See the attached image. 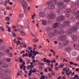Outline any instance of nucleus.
Masks as SVG:
<instances>
[{
	"mask_svg": "<svg viewBox=\"0 0 79 79\" xmlns=\"http://www.w3.org/2000/svg\"><path fill=\"white\" fill-rule=\"evenodd\" d=\"M77 29H78V27L76 26L71 27L70 29H69L67 30V33L68 35L71 34L72 32H76Z\"/></svg>",
	"mask_w": 79,
	"mask_h": 79,
	"instance_id": "obj_1",
	"label": "nucleus"
},
{
	"mask_svg": "<svg viewBox=\"0 0 79 79\" xmlns=\"http://www.w3.org/2000/svg\"><path fill=\"white\" fill-rule=\"evenodd\" d=\"M21 3L22 5V6L23 8L24 12L25 13L26 12V9L27 7H28V6L27 5V4L26 3L25 1L23 0L21 2Z\"/></svg>",
	"mask_w": 79,
	"mask_h": 79,
	"instance_id": "obj_2",
	"label": "nucleus"
},
{
	"mask_svg": "<svg viewBox=\"0 0 79 79\" xmlns=\"http://www.w3.org/2000/svg\"><path fill=\"white\" fill-rule=\"evenodd\" d=\"M69 21H67L64 22V23L63 24L61 25V26L62 27H68V26L69 25Z\"/></svg>",
	"mask_w": 79,
	"mask_h": 79,
	"instance_id": "obj_3",
	"label": "nucleus"
},
{
	"mask_svg": "<svg viewBox=\"0 0 79 79\" xmlns=\"http://www.w3.org/2000/svg\"><path fill=\"white\" fill-rule=\"evenodd\" d=\"M64 4L63 2H60L57 5L58 8H61V9H63L64 8Z\"/></svg>",
	"mask_w": 79,
	"mask_h": 79,
	"instance_id": "obj_4",
	"label": "nucleus"
},
{
	"mask_svg": "<svg viewBox=\"0 0 79 79\" xmlns=\"http://www.w3.org/2000/svg\"><path fill=\"white\" fill-rule=\"evenodd\" d=\"M64 16H61L57 18L56 21L57 22H59V21H60L61 20H64Z\"/></svg>",
	"mask_w": 79,
	"mask_h": 79,
	"instance_id": "obj_5",
	"label": "nucleus"
},
{
	"mask_svg": "<svg viewBox=\"0 0 79 79\" xmlns=\"http://www.w3.org/2000/svg\"><path fill=\"white\" fill-rule=\"evenodd\" d=\"M8 76V75L5 73H0V78L1 79H5Z\"/></svg>",
	"mask_w": 79,
	"mask_h": 79,
	"instance_id": "obj_6",
	"label": "nucleus"
},
{
	"mask_svg": "<svg viewBox=\"0 0 79 79\" xmlns=\"http://www.w3.org/2000/svg\"><path fill=\"white\" fill-rule=\"evenodd\" d=\"M47 8L48 9L53 10V9H55V6L51 4L48 6Z\"/></svg>",
	"mask_w": 79,
	"mask_h": 79,
	"instance_id": "obj_7",
	"label": "nucleus"
},
{
	"mask_svg": "<svg viewBox=\"0 0 79 79\" xmlns=\"http://www.w3.org/2000/svg\"><path fill=\"white\" fill-rule=\"evenodd\" d=\"M48 36L49 37H53L55 36V32H50L49 33Z\"/></svg>",
	"mask_w": 79,
	"mask_h": 79,
	"instance_id": "obj_8",
	"label": "nucleus"
},
{
	"mask_svg": "<svg viewBox=\"0 0 79 79\" xmlns=\"http://www.w3.org/2000/svg\"><path fill=\"white\" fill-rule=\"evenodd\" d=\"M69 68H68V69L66 70L65 71L66 74L67 76H69L70 75V74L72 73V72L71 71H69L68 73V72L69 71Z\"/></svg>",
	"mask_w": 79,
	"mask_h": 79,
	"instance_id": "obj_9",
	"label": "nucleus"
},
{
	"mask_svg": "<svg viewBox=\"0 0 79 79\" xmlns=\"http://www.w3.org/2000/svg\"><path fill=\"white\" fill-rule=\"evenodd\" d=\"M72 37L73 41H76V40H77L78 39L77 36L76 35H72Z\"/></svg>",
	"mask_w": 79,
	"mask_h": 79,
	"instance_id": "obj_10",
	"label": "nucleus"
},
{
	"mask_svg": "<svg viewBox=\"0 0 79 79\" xmlns=\"http://www.w3.org/2000/svg\"><path fill=\"white\" fill-rule=\"evenodd\" d=\"M48 17L49 19H54V18H55V15L51 14L50 15H48Z\"/></svg>",
	"mask_w": 79,
	"mask_h": 79,
	"instance_id": "obj_11",
	"label": "nucleus"
},
{
	"mask_svg": "<svg viewBox=\"0 0 79 79\" xmlns=\"http://www.w3.org/2000/svg\"><path fill=\"white\" fill-rule=\"evenodd\" d=\"M39 15L41 17H44V16H45V14L43 12H40Z\"/></svg>",
	"mask_w": 79,
	"mask_h": 79,
	"instance_id": "obj_12",
	"label": "nucleus"
},
{
	"mask_svg": "<svg viewBox=\"0 0 79 79\" xmlns=\"http://www.w3.org/2000/svg\"><path fill=\"white\" fill-rule=\"evenodd\" d=\"M60 24L58 23H55L53 25V28H56L57 27L59 26Z\"/></svg>",
	"mask_w": 79,
	"mask_h": 79,
	"instance_id": "obj_13",
	"label": "nucleus"
},
{
	"mask_svg": "<svg viewBox=\"0 0 79 79\" xmlns=\"http://www.w3.org/2000/svg\"><path fill=\"white\" fill-rule=\"evenodd\" d=\"M5 73H11V70L10 69H7L5 70Z\"/></svg>",
	"mask_w": 79,
	"mask_h": 79,
	"instance_id": "obj_14",
	"label": "nucleus"
},
{
	"mask_svg": "<svg viewBox=\"0 0 79 79\" xmlns=\"http://www.w3.org/2000/svg\"><path fill=\"white\" fill-rule=\"evenodd\" d=\"M63 44L64 45H67L69 44V41L67 40H65Z\"/></svg>",
	"mask_w": 79,
	"mask_h": 79,
	"instance_id": "obj_15",
	"label": "nucleus"
},
{
	"mask_svg": "<svg viewBox=\"0 0 79 79\" xmlns=\"http://www.w3.org/2000/svg\"><path fill=\"white\" fill-rule=\"evenodd\" d=\"M66 35H61V36H60V39L62 41L65 38H66Z\"/></svg>",
	"mask_w": 79,
	"mask_h": 79,
	"instance_id": "obj_16",
	"label": "nucleus"
},
{
	"mask_svg": "<svg viewBox=\"0 0 79 79\" xmlns=\"http://www.w3.org/2000/svg\"><path fill=\"white\" fill-rule=\"evenodd\" d=\"M33 55L34 56H35L36 55L39 54V52L38 51H35V50H34L33 51Z\"/></svg>",
	"mask_w": 79,
	"mask_h": 79,
	"instance_id": "obj_17",
	"label": "nucleus"
},
{
	"mask_svg": "<svg viewBox=\"0 0 79 79\" xmlns=\"http://www.w3.org/2000/svg\"><path fill=\"white\" fill-rule=\"evenodd\" d=\"M73 47H75V48H76V49H77V50H79V44H77V45H76L75 44H74V45H73Z\"/></svg>",
	"mask_w": 79,
	"mask_h": 79,
	"instance_id": "obj_18",
	"label": "nucleus"
},
{
	"mask_svg": "<svg viewBox=\"0 0 79 79\" xmlns=\"http://www.w3.org/2000/svg\"><path fill=\"white\" fill-rule=\"evenodd\" d=\"M42 23L43 25H46L47 24V21L45 20H43L42 21Z\"/></svg>",
	"mask_w": 79,
	"mask_h": 79,
	"instance_id": "obj_19",
	"label": "nucleus"
},
{
	"mask_svg": "<svg viewBox=\"0 0 79 79\" xmlns=\"http://www.w3.org/2000/svg\"><path fill=\"white\" fill-rule=\"evenodd\" d=\"M61 11V10H60V9H57L56 11V12L57 13H60Z\"/></svg>",
	"mask_w": 79,
	"mask_h": 79,
	"instance_id": "obj_20",
	"label": "nucleus"
},
{
	"mask_svg": "<svg viewBox=\"0 0 79 79\" xmlns=\"http://www.w3.org/2000/svg\"><path fill=\"white\" fill-rule=\"evenodd\" d=\"M64 32V31L63 30H60L59 31V33L60 34H63Z\"/></svg>",
	"mask_w": 79,
	"mask_h": 79,
	"instance_id": "obj_21",
	"label": "nucleus"
},
{
	"mask_svg": "<svg viewBox=\"0 0 79 79\" xmlns=\"http://www.w3.org/2000/svg\"><path fill=\"white\" fill-rule=\"evenodd\" d=\"M67 50L68 52H69L70 50H71V48L70 47H68L67 48Z\"/></svg>",
	"mask_w": 79,
	"mask_h": 79,
	"instance_id": "obj_22",
	"label": "nucleus"
},
{
	"mask_svg": "<svg viewBox=\"0 0 79 79\" xmlns=\"http://www.w3.org/2000/svg\"><path fill=\"white\" fill-rule=\"evenodd\" d=\"M8 66V65L7 64H5L3 65V67L4 68H6Z\"/></svg>",
	"mask_w": 79,
	"mask_h": 79,
	"instance_id": "obj_23",
	"label": "nucleus"
},
{
	"mask_svg": "<svg viewBox=\"0 0 79 79\" xmlns=\"http://www.w3.org/2000/svg\"><path fill=\"white\" fill-rule=\"evenodd\" d=\"M64 64H62L61 65H60L59 66L60 68H62L64 67Z\"/></svg>",
	"mask_w": 79,
	"mask_h": 79,
	"instance_id": "obj_24",
	"label": "nucleus"
},
{
	"mask_svg": "<svg viewBox=\"0 0 79 79\" xmlns=\"http://www.w3.org/2000/svg\"><path fill=\"white\" fill-rule=\"evenodd\" d=\"M79 16L78 15H77L75 17L73 18V19H76L77 18H79Z\"/></svg>",
	"mask_w": 79,
	"mask_h": 79,
	"instance_id": "obj_25",
	"label": "nucleus"
},
{
	"mask_svg": "<svg viewBox=\"0 0 79 79\" xmlns=\"http://www.w3.org/2000/svg\"><path fill=\"white\" fill-rule=\"evenodd\" d=\"M6 20L7 21H10V17H6Z\"/></svg>",
	"mask_w": 79,
	"mask_h": 79,
	"instance_id": "obj_26",
	"label": "nucleus"
},
{
	"mask_svg": "<svg viewBox=\"0 0 79 79\" xmlns=\"http://www.w3.org/2000/svg\"><path fill=\"white\" fill-rule=\"evenodd\" d=\"M6 51L5 52L6 53H9L10 52V49H6Z\"/></svg>",
	"mask_w": 79,
	"mask_h": 79,
	"instance_id": "obj_27",
	"label": "nucleus"
},
{
	"mask_svg": "<svg viewBox=\"0 0 79 79\" xmlns=\"http://www.w3.org/2000/svg\"><path fill=\"white\" fill-rule=\"evenodd\" d=\"M76 53L75 52H73L72 53V56H76Z\"/></svg>",
	"mask_w": 79,
	"mask_h": 79,
	"instance_id": "obj_28",
	"label": "nucleus"
},
{
	"mask_svg": "<svg viewBox=\"0 0 79 79\" xmlns=\"http://www.w3.org/2000/svg\"><path fill=\"white\" fill-rule=\"evenodd\" d=\"M6 61H7V62H10L11 61V59L10 58H8L6 59Z\"/></svg>",
	"mask_w": 79,
	"mask_h": 79,
	"instance_id": "obj_29",
	"label": "nucleus"
},
{
	"mask_svg": "<svg viewBox=\"0 0 79 79\" xmlns=\"http://www.w3.org/2000/svg\"><path fill=\"white\" fill-rule=\"evenodd\" d=\"M32 74V71L31 70H30L29 71V73H28V75L29 77L31 76V75Z\"/></svg>",
	"mask_w": 79,
	"mask_h": 79,
	"instance_id": "obj_30",
	"label": "nucleus"
},
{
	"mask_svg": "<svg viewBox=\"0 0 79 79\" xmlns=\"http://www.w3.org/2000/svg\"><path fill=\"white\" fill-rule=\"evenodd\" d=\"M0 29L2 30V31H4V28H3V27L2 26L0 27Z\"/></svg>",
	"mask_w": 79,
	"mask_h": 79,
	"instance_id": "obj_31",
	"label": "nucleus"
},
{
	"mask_svg": "<svg viewBox=\"0 0 79 79\" xmlns=\"http://www.w3.org/2000/svg\"><path fill=\"white\" fill-rule=\"evenodd\" d=\"M74 77L75 79H76L77 78H78V77H79V76H78V75H75L74 76Z\"/></svg>",
	"mask_w": 79,
	"mask_h": 79,
	"instance_id": "obj_32",
	"label": "nucleus"
},
{
	"mask_svg": "<svg viewBox=\"0 0 79 79\" xmlns=\"http://www.w3.org/2000/svg\"><path fill=\"white\" fill-rule=\"evenodd\" d=\"M5 9L3 7H0V11H4L5 10Z\"/></svg>",
	"mask_w": 79,
	"mask_h": 79,
	"instance_id": "obj_33",
	"label": "nucleus"
},
{
	"mask_svg": "<svg viewBox=\"0 0 79 79\" xmlns=\"http://www.w3.org/2000/svg\"><path fill=\"white\" fill-rule=\"evenodd\" d=\"M20 63H22L23 62V59H20L19 60Z\"/></svg>",
	"mask_w": 79,
	"mask_h": 79,
	"instance_id": "obj_34",
	"label": "nucleus"
},
{
	"mask_svg": "<svg viewBox=\"0 0 79 79\" xmlns=\"http://www.w3.org/2000/svg\"><path fill=\"white\" fill-rule=\"evenodd\" d=\"M18 73H19L20 75H21L23 73V71L22 70L19 71Z\"/></svg>",
	"mask_w": 79,
	"mask_h": 79,
	"instance_id": "obj_35",
	"label": "nucleus"
},
{
	"mask_svg": "<svg viewBox=\"0 0 79 79\" xmlns=\"http://www.w3.org/2000/svg\"><path fill=\"white\" fill-rule=\"evenodd\" d=\"M51 62L52 63H56V61L55 60H53L51 61Z\"/></svg>",
	"mask_w": 79,
	"mask_h": 79,
	"instance_id": "obj_36",
	"label": "nucleus"
},
{
	"mask_svg": "<svg viewBox=\"0 0 79 79\" xmlns=\"http://www.w3.org/2000/svg\"><path fill=\"white\" fill-rule=\"evenodd\" d=\"M32 62H33V63H35V62H36V63H37V62H38V60H35L33 59L32 60Z\"/></svg>",
	"mask_w": 79,
	"mask_h": 79,
	"instance_id": "obj_37",
	"label": "nucleus"
},
{
	"mask_svg": "<svg viewBox=\"0 0 79 79\" xmlns=\"http://www.w3.org/2000/svg\"><path fill=\"white\" fill-rule=\"evenodd\" d=\"M21 33L22 34V35H25V33H24V32L23 31H21Z\"/></svg>",
	"mask_w": 79,
	"mask_h": 79,
	"instance_id": "obj_38",
	"label": "nucleus"
},
{
	"mask_svg": "<svg viewBox=\"0 0 79 79\" xmlns=\"http://www.w3.org/2000/svg\"><path fill=\"white\" fill-rule=\"evenodd\" d=\"M45 62H46V63H50V60L48 59H47L45 60Z\"/></svg>",
	"mask_w": 79,
	"mask_h": 79,
	"instance_id": "obj_39",
	"label": "nucleus"
},
{
	"mask_svg": "<svg viewBox=\"0 0 79 79\" xmlns=\"http://www.w3.org/2000/svg\"><path fill=\"white\" fill-rule=\"evenodd\" d=\"M33 40L34 42H37L39 41V40H38V39H34Z\"/></svg>",
	"mask_w": 79,
	"mask_h": 79,
	"instance_id": "obj_40",
	"label": "nucleus"
},
{
	"mask_svg": "<svg viewBox=\"0 0 79 79\" xmlns=\"http://www.w3.org/2000/svg\"><path fill=\"white\" fill-rule=\"evenodd\" d=\"M36 70H37V69L34 68L33 69V70L31 71V72H32V73H35V72L36 71Z\"/></svg>",
	"mask_w": 79,
	"mask_h": 79,
	"instance_id": "obj_41",
	"label": "nucleus"
},
{
	"mask_svg": "<svg viewBox=\"0 0 79 79\" xmlns=\"http://www.w3.org/2000/svg\"><path fill=\"white\" fill-rule=\"evenodd\" d=\"M39 64L41 66H43L45 65V64L43 63H39Z\"/></svg>",
	"mask_w": 79,
	"mask_h": 79,
	"instance_id": "obj_42",
	"label": "nucleus"
},
{
	"mask_svg": "<svg viewBox=\"0 0 79 79\" xmlns=\"http://www.w3.org/2000/svg\"><path fill=\"white\" fill-rule=\"evenodd\" d=\"M51 3V1H48L46 2V4L47 5H50V4Z\"/></svg>",
	"mask_w": 79,
	"mask_h": 79,
	"instance_id": "obj_43",
	"label": "nucleus"
},
{
	"mask_svg": "<svg viewBox=\"0 0 79 79\" xmlns=\"http://www.w3.org/2000/svg\"><path fill=\"white\" fill-rule=\"evenodd\" d=\"M12 35L13 37H15L16 36V34L15 32H12Z\"/></svg>",
	"mask_w": 79,
	"mask_h": 79,
	"instance_id": "obj_44",
	"label": "nucleus"
},
{
	"mask_svg": "<svg viewBox=\"0 0 79 79\" xmlns=\"http://www.w3.org/2000/svg\"><path fill=\"white\" fill-rule=\"evenodd\" d=\"M17 38L18 40H23V39L21 37H17Z\"/></svg>",
	"mask_w": 79,
	"mask_h": 79,
	"instance_id": "obj_45",
	"label": "nucleus"
},
{
	"mask_svg": "<svg viewBox=\"0 0 79 79\" xmlns=\"http://www.w3.org/2000/svg\"><path fill=\"white\" fill-rule=\"evenodd\" d=\"M24 66V65H21V66H20V69H23V67Z\"/></svg>",
	"mask_w": 79,
	"mask_h": 79,
	"instance_id": "obj_46",
	"label": "nucleus"
},
{
	"mask_svg": "<svg viewBox=\"0 0 79 79\" xmlns=\"http://www.w3.org/2000/svg\"><path fill=\"white\" fill-rule=\"evenodd\" d=\"M28 49L29 50H31L32 49V48L31 47H29L28 48Z\"/></svg>",
	"mask_w": 79,
	"mask_h": 79,
	"instance_id": "obj_47",
	"label": "nucleus"
},
{
	"mask_svg": "<svg viewBox=\"0 0 79 79\" xmlns=\"http://www.w3.org/2000/svg\"><path fill=\"white\" fill-rule=\"evenodd\" d=\"M32 56V53H30L29 54H28V56L29 57H31V56Z\"/></svg>",
	"mask_w": 79,
	"mask_h": 79,
	"instance_id": "obj_48",
	"label": "nucleus"
},
{
	"mask_svg": "<svg viewBox=\"0 0 79 79\" xmlns=\"http://www.w3.org/2000/svg\"><path fill=\"white\" fill-rule=\"evenodd\" d=\"M10 29H11V27H9L8 29V32H11V30H10Z\"/></svg>",
	"mask_w": 79,
	"mask_h": 79,
	"instance_id": "obj_49",
	"label": "nucleus"
},
{
	"mask_svg": "<svg viewBox=\"0 0 79 79\" xmlns=\"http://www.w3.org/2000/svg\"><path fill=\"white\" fill-rule=\"evenodd\" d=\"M40 79H45V76H42L40 78Z\"/></svg>",
	"mask_w": 79,
	"mask_h": 79,
	"instance_id": "obj_50",
	"label": "nucleus"
},
{
	"mask_svg": "<svg viewBox=\"0 0 79 79\" xmlns=\"http://www.w3.org/2000/svg\"><path fill=\"white\" fill-rule=\"evenodd\" d=\"M67 13H70L71 12V10L70 9H68L67 10Z\"/></svg>",
	"mask_w": 79,
	"mask_h": 79,
	"instance_id": "obj_51",
	"label": "nucleus"
},
{
	"mask_svg": "<svg viewBox=\"0 0 79 79\" xmlns=\"http://www.w3.org/2000/svg\"><path fill=\"white\" fill-rule=\"evenodd\" d=\"M52 76H55V72L53 71H52Z\"/></svg>",
	"mask_w": 79,
	"mask_h": 79,
	"instance_id": "obj_52",
	"label": "nucleus"
},
{
	"mask_svg": "<svg viewBox=\"0 0 79 79\" xmlns=\"http://www.w3.org/2000/svg\"><path fill=\"white\" fill-rule=\"evenodd\" d=\"M20 17H21V18L23 17L24 16V14H21L20 15Z\"/></svg>",
	"mask_w": 79,
	"mask_h": 79,
	"instance_id": "obj_53",
	"label": "nucleus"
},
{
	"mask_svg": "<svg viewBox=\"0 0 79 79\" xmlns=\"http://www.w3.org/2000/svg\"><path fill=\"white\" fill-rule=\"evenodd\" d=\"M48 69L49 71H52V69L50 67H49Z\"/></svg>",
	"mask_w": 79,
	"mask_h": 79,
	"instance_id": "obj_54",
	"label": "nucleus"
},
{
	"mask_svg": "<svg viewBox=\"0 0 79 79\" xmlns=\"http://www.w3.org/2000/svg\"><path fill=\"white\" fill-rule=\"evenodd\" d=\"M63 61L64 62H68V60L65 59H64L63 60Z\"/></svg>",
	"mask_w": 79,
	"mask_h": 79,
	"instance_id": "obj_55",
	"label": "nucleus"
},
{
	"mask_svg": "<svg viewBox=\"0 0 79 79\" xmlns=\"http://www.w3.org/2000/svg\"><path fill=\"white\" fill-rule=\"evenodd\" d=\"M3 0H0V3L1 4H3Z\"/></svg>",
	"mask_w": 79,
	"mask_h": 79,
	"instance_id": "obj_56",
	"label": "nucleus"
},
{
	"mask_svg": "<svg viewBox=\"0 0 79 79\" xmlns=\"http://www.w3.org/2000/svg\"><path fill=\"white\" fill-rule=\"evenodd\" d=\"M66 69H67V67H65L63 69V71H65V70H66Z\"/></svg>",
	"mask_w": 79,
	"mask_h": 79,
	"instance_id": "obj_57",
	"label": "nucleus"
},
{
	"mask_svg": "<svg viewBox=\"0 0 79 79\" xmlns=\"http://www.w3.org/2000/svg\"><path fill=\"white\" fill-rule=\"evenodd\" d=\"M46 30L47 31H49L50 30V28L48 27L47 28Z\"/></svg>",
	"mask_w": 79,
	"mask_h": 79,
	"instance_id": "obj_58",
	"label": "nucleus"
},
{
	"mask_svg": "<svg viewBox=\"0 0 79 79\" xmlns=\"http://www.w3.org/2000/svg\"><path fill=\"white\" fill-rule=\"evenodd\" d=\"M69 63H70V64L71 65L73 64H74V63L72 62H71V61H69Z\"/></svg>",
	"mask_w": 79,
	"mask_h": 79,
	"instance_id": "obj_59",
	"label": "nucleus"
},
{
	"mask_svg": "<svg viewBox=\"0 0 79 79\" xmlns=\"http://www.w3.org/2000/svg\"><path fill=\"white\" fill-rule=\"evenodd\" d=\"M74 74H75L74 72H73L72 73H71V76H74Z\"/></svg>",
	"mask_w": 79,
	"mask_h": 79,
	"instance_id": "obj_60",
	"label": "nucleus"
},
{
	"mask_svg": "<svg viewBox=\"0 0 79 79\" xmlns=\"http://www.w3.org/2000/svg\"><path fill=\"white\" fill-rule=\"evenodd\" d=\"M39 68L40 69H43L42 67L41 66H40L39 67Z\"/></svg>",
	"mask_w": 79,
	"mask_h": 79,
	"instance_id": "obj_61",
	"label": "nucleus"
},
{
	"mask_svg": "<svg viewBox=\"0 0 79 79\" xmlns=\"http://www.w3.org/2000/svg\"><path fill=\"white\" fill-rule=\"evenodd\" d=\"M3 64V62L2 61H0V64Z\"/></svg>",
	"mask_w": 79,
	"mask_h": 79,
	"instance_id": "obj_62",
	"label": "nucleus"
},
{
	"mask_svg": "<svg viewBox=\"0 0 79 79\" xmlns=\"http://www.w3.org/2000/svg\"><path fill=\"white\" fill-rule=\"evenodd\" d=\"M75 71H77L78 72H79V68L76 69Z\"/></svg>",
	"mask_w": 79,
	"mask_h": 79,
	"instance_id": "obj_63",
	"label": "nucleus"
},
{
	"mask_svg": "<svg viewBox=\"0 0 79 79\" xmlns=\"http://www.w3.org/2000/svg\"><path fill=\"white\" fill-rule=\"evenodd\" d=\"M78 14H79V11H77L76 13H75V15H78Z\"/></svg>",
	"mask_w": 79,
	"mask_h": 79,
	"instance_id": "obj_64",
	"label": "nucleus"
}]
</instances>
